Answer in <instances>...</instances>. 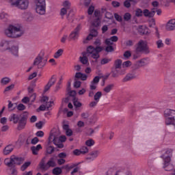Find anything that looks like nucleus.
I'll return each instance as SVG.
<instances>
[{
    "label": "nucleus",
    "instance_id": "f257e3e1",
    "mask_svg": "<svg viewBox=\"0 0 175 175\" xmlns=\"http://www.w3.org/2000/svg\"><path fill=\"white\" fill-rule=\"evenodd\" d=\"M3 33L7 38L17 39L24 35V30L19 25L10 24L3 30Z\"/></svg>",
    "mask_w": 175,
    "mask_h": 175
},
{
    "label": "nucleus",
    "instance_id": "f03ea898",
    "mask_svg": "<svg viewBox=\"0 0 175 175\" xmlns=\"http://www.w3.org/2000/svg\"><path fill=\"white\" fill-rule=\"evenodd\" d=\"M59 136V131L57 133H52L49 136V142H53L55 146H57L58 148H64V144L62 143L66 142V136Z\"/></svg>",
    "mask_w": 175,
    "mask_h": 175
},
{
    "label": "nucleus",
    "instance_id": "7ed1b4c3",
    "mask_svg": "<svg viewBox=\"0 0 175 175\" xmlns=\"http://www.w3.org/2000/svg\"><path fill=\"white\" fill-rule=\"evenodd\" d=\"M47 64V57H46V55L44 51H41L38 53V55L36 57L33 61L34 66H36L38 69H43L44 66H46Z\"/></svg>",
    "mask_w": 175,
    "mask_h": 175
},
{
    "label": "nucleus",
    "instance_id": "20e7f679",
    "mask_svg": "<svg viewBox=\"0 0 175 175\" xmlns=\"http://www.w3.org/2000/svg\"><path fill=\"white\" fill-rule=\"evenodd\" d=\"M135 52L138 54H150L151 50L148 46V42L146 40H140L135 45Z\"/></svg>",
    "mask_w": 175,
    "mask_h": 175
},
{
    "label": "nucleus",
    "instance_id": "39448f33",
    "mask_svg": "<svg viewBox=\"0 0 175 175\" xmlns=\"http://www.w3.org/2000/svg\"><path fill=\"white\" fill-rule=\"evenodd\" d=\"M172 155V151L171 150H167L165 154L161 156V158H162L163 161V169L166 170V172H170V170H172L173 169V165L170 164V157Z\"/></svg>",
    "mask_w": 175,
    "mask_h": 175
},
{
    "label": "nucleus",
    "instance_id": "423d86ee",
    "mask_svg": "<svg viewBox=\"0 0 175 175\" xmlns=\"http://www.w3.org/2000/svg\"><path fill=\"white\" fill-rule=\"evenodd\" d=\"M103 50L102 46H96V48L93 46H88L86 48V54L90 55L94 59H98L100 57L99 53Z\"/></svg>",
    "mask_w": 175,
    "mask_h": 175
},
{
    "label": "nucleus",
    "instance_id": "0eeeda50",
    "mask_svg": "<svg viewBox=\"0 0 175 175\" xmlns=\"http://www.w3.org/2000/svg\"><path fill=\"white\" fill-rule=\"evenodd\" d=\"M165 125L175 126V110L167 109L164 111Z\"/></svg>",
    "mask_w": 175,
    "mask_h": 175
},
{
    "label": "nucleus",
    "instance_id": "6e6552de",
    "mask_svg": "<svg viewBox=\"0 0 175 175\" xmlns=\"http://www.w3.org/2000/svg\"><path fill=\"white\" fill-rule=\"evenodd\" d=\"M35 10L39 16L46 14V0H35Z\"/></svg>",
    "mask_w": 175,
    "mask_h": 175
},
{
    "label": "nucleus",
    "instance_id": "1a4fd4ad",
    "mask_svg": "<svg viewBox=\"0 0 175 175\" xmlns=\"http://www.w3.org/2000/svg\"><path fill=\"white\" fill-rule=\"evenodd\" d=\"M12 8H17L20 10H27L29 6V0H12L11 1Z\"/></svg>",
    "mask_w": 175,
    "mask_h": 175
},
{
    "label": "nucleus",
    "instance_id": "9d476101",
    "mask_svg": "<svg viewBox=\"0 0 175 175\" xmlns=\"http://www.w3.org/2000/svg\"><path fill=\"white\" fill-rule=\"evenodd\" d=\"M25 159L23 157H18L17 156H12L10 159L7 158L5 159V165L8 167H12L14 165H21L24 163Z\"/></svg>",
    "mask_w": 175,
    "mask_h": 175
},
{
    "label": "nucleus",
    "instance_id": "9b49d317",
    "mask_svg": "<svg viewBox=\"0 0 175 175\" xmlns=\"http://www.w3.org/2000/svg\"><path fill=\"white\" fill-rule=\"evenodd\" d=\"M57 157H51L46 163H44V159L40 163V169L42 170H49L50 167H55L57 166Z\"/></svg>",
    "mask_w": 175,
    "mask_h": 175
},
{
    "label": "nucleus",
    "instance_id": "f8f14e48",
    "mask_svg": "<svg viewBox=\"0 0 175 175\" xmlns=\"http://www.w3.org/2000/svg\"><path fill=\"white\" fill-rule=\"evenodd\" d=\"M105 175H132V173L124 168L111 167L106 172Z\"/></svg>",
    "mask_w": 175,
    "mask_h": 175
},
{
    "label": "nucleus",
    "instance_id": "ddd939ff",
    "mask_svg": "<svg viewBox=\"0 0 175 175\" xmlns=\"http://www.w3.org/2000/svg\"><path fill=\"white\" fill-rule=\"evenodd\" d=\"M81 30V25H78L77 27L71 31V33L69 35L68 40H77L79 39V37L80 36V31Z\"/></svg>",
    "mask_w": 175,
    "mask_h": 175
},
{
    "label": "nucleus",
    "instance_id": "4468645a",
    "mask_svg": "<svg viewBox=\"0 0 175 175\" xmlns=\"http://www.w3.org/2000/svg\"><path fill=\"white\" fill-rule=\"evenodd\" d=\"M12 44L11 40H3L0 42V47L2 48V51H8L12 47Z\"/></svg>",
    "mask_w": 175,
    "mask_h": 175
},
{
    "label": "nucleus",
    "instance_id": "2eb2a0df",
    "mask_svg": "<svg viewBox=\"0 0 175 175\" xmlns=\"http://www.w3.org/2000/svg\"><path fill=\"white\" fill-rule=\"evenodd\" d=\"M100 80V77L99 76L95 77L93 80L90 82V90H96L98 87V84H99V81Z\"/></svg>",
    "mask_w": 175,
    "mask_h": 175
},
{
    "label": "nucleus",
    "instance_id": "dca6fc26",
    "mask_svg": "<svg viewBox=\"0 0 175 175\" xmlns=\"http://www.w3.org/2000/svg\"><path fill=\"white\" fill-rule=\"evenodd\" d=\"M167 31H175V18L170 19L165 25Z\"/></svg>",
    "mask_w": 175,
    "mask_h": 175
},
{
    "label": "nucleus",
    "instance_id": "f3484780",
    "mask_svg": "<svg viewBox=\"0 0 175 175\" xmlns=\"http://www.w3.org/2000/svg\"><path fill=\"white\" fill-rule=\"evenodd\" d=\"M149 64L150 59L148 57H146L138 60L135 63V66H137V68H142V66H146V65H148Z\"/></svg>",
    "mask_w": 175,
    "mask_h": 175
},
{
    "label": "nucleus",
    "instance_id": "a211bd4d",
    "mask_svg": "<svg viewBox=\"0 0 175 175\" xmlns=\"http://www.w3.org/2000/svg\"><path fill=\"white\" fill-rule=\"evenodd\" d=\"M144 16L148 17V18H152L155 16V8H152L151 11L148 9L143 10Z\"/></svg>",
    "mask_w": 175,
    "mask_h": 175
},
{
    "label": "nucleus",
    "instance_id": "6ab92c4d",
    "mask_svg": "<svg viewBox=\"0 0 175 175\" xmlns=\"http://www.w3.org/2000/svg\"><path fill=\"white\" fill-rule=\"evenodd\" d=\"M55 81H57V78L53 76L49 80V81L48 82V83L45 85L44 90V92H47V91H49V90L51 88V86L54 85V84L55 83Z\"/></svg>",
    "mask_w": 175,
    "mask_h": 175
},
{
    "label": "nucleus",
    "instance_id": "aec40b11",
    "mask_svg": "<svg viewBox=\"0 0 175 175\" xmlns=\"http://www.w3.org/2000/svg\"><path fill=\"white\" fill-rule=\"evenodd\" d=\"M25 125H27V120L24 116H23L18 121V130L21 131L24 129V128H25Z\"/></svg>",
    "mask_w": 175,
    "mask_h": 175
},
{
    "label": "nucleus",
    "instance_id": "412c9836",
    "mask_svg": "<svg viewBox=\"0 0 175 175\" xmlns=\"http://www.w3.org/2000/svg\"><path fill=\"white\" fill-rule=\"evenodd\" d=\"M94 16L95 17H96V22L93 23V25L94 27H99V25H100V19H99V17H100V12H99L98 10H95Z\"/></svg>",
    "mask_w": 175,
    "mask_h": 175
},
{
    "label": "nucleus",
    "instance_id": "4be33fe9",
    "mask_svg": "<svg viewBox=\"0 0 175 175\" xmlns=\"http://www.w3.org/2000/svg\"><path fill=\"white\" fill-rule=\"evenodd\" d=\"M9 18H10V15L8 14V12H5L3 11L0 12V20L4 23H8V21H9Z\"/></svg>",
    "mask_w": 175,
    "mask_h": 175
},
{
    "label": "nucleus",
    "instance_id": "5701e85b",
    "mask_svg": "<svg viewBox=\"0 0 175 175\" xmlns=\"http://www.w3.org/2000/svg\"><path fill=\"white\" fill-rule=\"evenodd\" d=\"M42 148H43L42 147L41 144H38L36 146H32L31 148V150L32 151L33 155H38L39 154V151H40Z\"/></svg>",
    "mask_w": 175,
    "mask_h": 175
},
{
    "label": "nucleus",
    "instance_id": "b1692460",
    "mask_svg": "<svg viewBox=\"0 0 175 175\" xmlns=\"http://www.w3.org/2000/svg\"><path fill=\"white\" fill-rule=\"evenodd\" d=\"M126 68H122L120 70H116L112 72L113 77H118V76H121L122 75H125L126 73Z\"/></svg>",
    "mask_w": 175,
    "mask_h": 175
},
{
    "label": "nucleus",
    "instance_id": "393cba45",
    "mask_svg": "<svg viewBox=\"0 0 175 175\" xmlns=\"http://www.w3.org/2000/svg\"><path fill=\"white\" fill-rule=\"evenodd\" d=\"M13 150H14V146L13 145L7 146L3 150L4 155H9V154H10Z\"/></svg>",
    "mask_w": 175,
    "mask_h": 175
},
{
    "label": "nucleus",
    "instance_id": "a878e982",
    "mask_svg": "<svg viewBox=\"0 0 175 175\" xmlns=\"http://www.w3.org/2000/svg\"><path fill=\"white\" fill-rule=\"evenodd\" d=\"M75 79H80L82 81H85L88 79V76L85 74L81 72H77L75 74Z\"/></svg>",
    "mask_w": 175,
    "mask_h": 175
},
{
    "label": "nucleus",
    "instance_id": "bb28decb",
    "mask_svg": "<svg viewBox=\"0 0 175 175\" xmlns=\"http://www.w3.org/2000/svg\"><path fill=\"white\" fill-rule=\"evenodd\" d=\"M8 52L13 54V55H17L18 53V46L11 45L10 49L8 50Z\"/></svg>",
    "mask_w": 175,
    "mask_h": 175
},
{
    "label": "nucleus",
    "instance_id": "cd10ccee",
    "mask_svg": "<svg viewBox=\"0 0 175 175\" xmlns=\"http://www.w3.org/2000/svg\"><path fill=\"white\" fill-rule=\"evenodd\" d=\"M63 129L66 131V135L67 136H72L73 135V131H72V130L69 129V125H63Z\"/></svg>",
    "mask_w": 175,
    "mask_h": 175
},
{
    "label": "nucleus",
    "instance_id": "c85d7f7f",
    "mask_svg": "<svg viewBox=\"0 0 175 175\" xmlns=\"http://www.w3.org/2000/svg\"><path fill=\"white\" fill-rule=\"evenodd\" d=\"M139 32L143 35H150V31L146 27L140 26L139 28Z\"/></svg>",
    "mask_w": 175,
    "mask_h": 175
},
{
    "label": "nucleus",
    "instance_id": "c756f323",
    "mask_svg": "<svg viewBox=\"0 0 175 175\" xmlns=\"http://www.w3.org/2000/svg\"><path fill=\"white\" fill-rule=\"evenodd\" d=\"M53 103H54V102L50 101V103H47L45 105H42L40 106L39 109L42 111H44V110H46V109H49V107H51V106H53Z\"/></svg>",
    "mask_w": 175,
    "mask_h": 175
},
{
    "label": "nucleus",
    "instance_id": "7c9ffc66",
    "mask_svg": "<svg viewBox=\"0 0 175 175\" xmlns=\"http://www.w3.org/2000/svg\"><path fill=\"white\" fill-rule=\"evenodd\" d=\"M19 118H20L18 116V115L13 113L10 117V121H12L14 122V124H17V122H18Z\"/></svg>",
    "mask_w": 175,
    "mask_h": 175
},
{
    "label": "nucleus",
    "instance_id": "2f4dec72",
    "mask_svg": "<svg viewBox=\"0 0 175 175\" xmlns=\"http://www.w3.org/2000/svg\"><path fill=\"white\" fill-rule=\"evenodd\" d=\"M136 77V75L131 73V74H128L126 75V77L124 78L123 81H129L130 80H132Z\"/></svg>",
    "mask_w": 175,
    "mask_h": 175
},
{
    "label": "nucleus",
    "instance_id": "473e14b6",
    "mask_svg": "<svg viewBox=\"0 0 175 175\" xmlns=\"http://www.w3.org/2000/svg\"><path fill=\"white\" fill-rule=\"evenodd\" d=\"M157 49H163L165 47V44L163 41L161 39H159L156 41Z\"/></svg>",
    "mask_w": 175,
    "mask_h": 175
},
{
    "label": "nucleus",
    "instance_id": "72a5a7b5",
    "mask_svg": "<svg viewBox=\"0 0 175 175\" xmlns=\"http://www.w3.org/2000/svg\"><path fill=\"white\" fill-rule=\"evenodd\" d=\"M122 65V60L118 59L114 62V66L116 69H120Z\"/></svg>",
    "mask_w": 175,
    "mask_h": 175
},
{
    "label": "nucleus",
    "instance_id": "f704fd0d",
    "mask_svg": "<svg viewBox=\"0 0 175 175\" xmlns=\"http://www.w3.org/2000/svg\"><path fill=\"white\" fill-rule=\"evenodd\" d=\"M62 54H64V49H60L57 50V51L54 54L53 57L56 59H58V58H59V57H61Z\"/></svg>",
    "mask_w": 175,
    "mask_h": 175
},
{
    "label": "nucleus",
    "instance_id": "c9c22d12",
    "mask_svg": "<svg viewBox=\"0 0 175 175\" xmlns=\"http://www.w3.org/2000/svg\"><path fill=\"white\" fill-rule=\"evenodd\" d=\"M100 98H102V92H96L94 96V100L96 102H99V100H100Z\"/></svg>",
    "mask_w": 175,
    "mask_h": 175
},
{
    "label": "nucleus",
    "instance_id": "e433bc0d",
    "mask_svg": "<svg viewBox=\"0 0 175 175\" xmlns=\"http://www.w3.org/2000/svg\"><path fill=\"white\" fill-rule=\"evenodd\" d=\"M10 83V78L9 77H4L2 78L1 80V85H6Z\"/></svg>",
    "mask_w": 175,
    "mask_h": 175
},
{
    "label": "nucleus",
    "instance_id": "4c0bfd02",
    "mask_svg": "<svg viewBox=\"0 0 175 175\" xmlns=\"http://www.w3.org/2000/svg\"><path fill=\"white\" fill-rule=\"evenodd\" d=\"M68 10L66 9V8H62L60 9L59 15L61 16L62 18H64V16L68 14Z\"/></svg>",
    "mask_w": 175,
    "mask_h": 175
},
{
    "label": "nucleus",
    "instance_id": "58836bf2",
    "mask_svg": "<svg viewBox=\"0 0 175 175\" xmlns=\"http://www.w3.org/2000/svg\"><path fill=\"white\" fill-rule=\"evenodd\" d=\"M113 87H114V85L113 84L107 85L105 88H103L104 92H105L106 94H109V92H110V91L113 90Z\"/></svg>",
    "mask_w": 175,
    "mask_h": 175
},
{
    "label": "nucleus",
    "instance_id": "ea45409f",
    "mask_svg": "<svg viewBox=\"0 0 175 175\" xmlns=\"http://www.w3.org/2000/svg\"><path fill=\"white\" fill-rule=\"evenodd\" d=\"M52 172L54 175H59L61 173H62V169H61V167H57L53 170Z\"/></svg>",
    "mask_w": 175,
    "mask_h": 175
},
{
    "label": "nucleus",
    "instance_id": "a19ab883",
    "mask_svg": "<svg viewBox=\"0 0 175 175\" xmlns=\"http://www.w3.org/2000/svg\"><path fill=\"white\" fill-rule=\"evenodd\" d=\"M31 165V161H27L25 163H23V165L21 167V170H22V172H24V170H26L27 169H28L29 166Z\"/></svg>",
    "mask_w": 175,
    "mask_h": 175
},
{
    "label": "nucleus",
    "instance_id": "79ce46f5",
    "mask_svg": "<svg viewBox=\"0 0 175 175\" xmlns=\"http://www.w3.org/2000/svg\"><path fill=\"white\" fill-rule=\"evenodd\" d=\"M79 61L81 62V64H83V65H87V64H88V57L86 56L80 57Z\"/></svg>",
    "mask_w": 175,
    "mask_h": 175
},
{
    "label": "nucleus",
    "instance_id": "37998d69",
    "mask_svg": "<svg viewBox=\"0 0 175 175\" xmlns=\"http://www.w3.org/2000/svg\"><path fill=\"white\" fill-rule=\"evenodd\" d=\"M63 8H65L66 9L68 10L70 8L71 3L69 2V1H65L62 3Z\"/></svg>",
    "mask_w": 175,
    "mask_h": 175
},
{
    "label": "nucleus",
    "instance_id": "c03bdc74",
    "mask_svg": "<svg viewBox=\"0 0 175 175\" xmlns=\"http://www.w3.org/2000/svg\"><path fill=\"white\" fill-rule=\"evenodd\" d=\"M122 65L124 69H126V68H129V66H132V62H131V61H126L123 62Z\"/></svg>",
    "mask_w": 175,
    "mask_h": 175
},
{
    "label": "nucleus",
    "instance_id": "a18cd8bd",
    "mask_svg": "<svg viewBox=\"0 0 175 175\" xmlns=\"http://www.w3.org/2000/svg\"><path fill=\"white\" fill-rule=\"evenodd\" d=\"M73 105L75 106V107H81L82 104L79 100H77V98H75L73 99Z\"/></svg>",
    "mask_w": 175,
    "mask_h": 175
},
{
    "label": "nucleus",
    "instance_id": "49530a36",
    "mask_svg": "<svg viewBox=\"0 0 175 175\" xmlns=\"http://www.w3.org/2000/svg\"><path fill=\"white\" fill-rule=\"evenodd\" d=\"M7 173L8 174L17 175V170L14 168L8 169Z\"/></svg>",
    "mask_w": 175,
    "mask_h": 175
},
{
    "label": "nucleus",
    "instance_id": "de8ad7c7",
    "mask_svg": "<svg viewBox=\"0 0 175 175\" xmlns=\"http://www.w3.org/2000/svg\"><path fill=\"white\" fill-rule=\"evenodd\" d=\"M144 13H143V10H142V9L140 8H137L135 10V16L136 17H142V16H143Z\"/></svg>",
    "mask_w": 175,
    "mask_h": 175
},
{
    "label": "nucleus",
    "instance_id": "09e8293b",
    "mask_svg": "<svg viewBox=\"0 0 175 175\" xmlns=\"http://www.w3.org/2000/svg\"><path fill=\"white\" fill-rule=\"evenodd\" d=\"M33 137V134L32 133L29 134L26 139V144H31V142Z\"/></svg>",
    "mask_w": 175,
    "mask_h": 175
},
{
    "label": "nucleus",
    "instance_id": "8fccbe9b",
    "mask_svg": "<svg viewBox=\"0 0 175 175\" xmlns=\"http://www.w3.org/2000/svg\"><path fill=\"white\" fill-rule=\"evenodd\" d=\"M94 144H95V142L94 141V139H88L85 142V145L88 146V147H92V146H94Z\"/></svg>",
    "mask_w": 175,
    "mask_h": 175
},
{
    "label": "nucleus",
    "instance_id": "3c124183",
    "mask_svg": "<svg viewBox=\"0 0 175 175\" xmlns=\"http://www.w3.org/2000/svg\"><path fill=\"white\" fill-rule=\"evenodd\" d=\"M131 18H132V15H131L129 12H126L124 15V21H129V20H131Z\"/></svg>",
    "mask_w": 175,
    "mask_h": 175
},
{
    "label": "nucleus",
    "instance_id": "603ef678",
    "mask_svg": "<svg viewBox=\"0 0 175 175\" xmlns=\"http://www.w3.org/2000/svg\"><path fill=\"white\" fill-rule=\"evenodd\" d=\"M69 40V36H68V34H64L62 37V38H61V40H60V42H62V43H66V40Z\"/></svg>",
    "mask_w": 175,
    "mask_h": 175
},
{
    "label": "nucleus",
    "instance_id": "864d4df0",
    "mask_svg": "<svg viewBox=\"0 0 175 175\" xmlns=\"http://www.w3.org/2000/svg\"><path fill=\"white\" fill-rule=\"evenodd\" d=\"M39 143V138L38 137H35L31 139V141L30 142V144H33V146H35Z\"/></svg>",
    "mask_w": 175,
    "mask_h": 175
},
{
    "label": "nucleus",
    "instance_id": "5fc2aeb1",
    "mask_svg": "<svg viewBox=\"0 0 175 175\" xmlns=\"http://www.w3.org/2000/svg\"><path fill=\"white\" fill-rule=\"evenodd\" d=\"M111 61V59L103 58V59H101L100 64L101 65H106V64H109V62H110Z\"/></svg>",
    "mask_w": 175,
    "mask_h": 175
},
{
    "label": "nucleus",
    "instance_id": "6e6d98bb",
    "mask_svg": "<svg viewBox=\"0 0 175 175\" xmlns=\"http://www.w3.org/2000/svg\"><path fill=\"white\" fill-rule=\"evenodd\" d=\"M90 155H91L92 158H98V156L99 155V151L94 150L90 153Z\"/></svg>",
    "mask_w": 175,
    "mask_h": 175
},
{
    "label": "nucleus",
    "instance_id": "4d7b16f0",
    "mask_svg": "<svg viewBox=\"0 0 175 175\" xmlns=\"http://www.w3.org/2000/svg\"><path fill=\"white\" fill-rule=\"evenodd\" d=\"M114 47H113V46L111 45H108L106 48H105V51H107V53H111L113 51H114Z\"/></svg>",
    "mask_w": 175,
    "mask_h": 175
},
{
    "label": "nucleus",
    "instance_id": "13d9d810",
    "mask_svg": "<svg viewBox=\"0 0 175 175\" xmlns=\"http://www.w3.org/2000/svg\"><path fill=\"white\" fill-rule=\"evenodd\" d=\"M16 109L20 111H23V110H25V105L24 104H19L16 106Z\"/></svg>",
    "mask_w": 175,
    "mask_h": 175
},
{
    "label": "nucleus",
    "instance_id": "bf43d9fd",
    "mask_svg": "<svg viewBox=\"0 0 175 175\" xmlns=\"http://www.w3.org/2000/svg\"><path fill=\"white\" fill-rule=\"evenodd\" d=\"M47 154H53L54 152V148L51 146H49L46 148Z\"/></svg>",
    "mask_w": 175,
    "mask_h": 175
},
{
    "label": "nucleus",
    "instance_id": "052dcab7",
    "mask_svg": "<svg viewBox=\"0 0 175 175\" xmlns=\"http://www.w3.org/2000/svg\"><path fill=\"white\" fill-rule=\"evenodd\" d=\"M114 18H116V21H119V23H121V21H122V17L118 15V14L117 13L114 14Z\"/></svg>",
    "mask_w": 175,
    "mask_h": 175
},
{
    "label": "nucleus",
    "instance_id": "680f3d73",
    "mask_svg": "<svg viewBox=\"0 0 175 175\" xmlns=\"http://www.w3.org/2000/svg\"><path fill=\"white\" fill-rule=\"evenodd\" d=\"M85 125V123H84V122L79 120L77 122V126H78V128H84Z\"/></svg>",
    "mask_w": 175,
    "mask_h": 175
},
{
    "label": "nucleus",
    "instance_id": "e2e57ef3",
    "mask_svg": "<svg viewBox=\"0 0 175 175\" xmlns=\"http://www.w3.org/2000/svg\"><path fill=\"white\" fill-rule=\"evenodd\" d=\"M80 150L81 154H87V152H88V148H87V146H83Z\"/></svg>",
    "mask_w": 175,
    "mask_h": 175
},
{
    "label": "nucleus",
    "instance_id": "0e129e2a",
    "mask_svg": "<svg viewBox=\"0 0 175 175\" xmlns=\"http://www.w3.org/2000/svg\"><path fill=\"white\" fill-rule=\"evenodd\" d=\"M81 87V81H77L74 83V88H80Z\"/></svg>",
    "mask_w": 175,
    "mask_h": 175
},
{
    "label": "nucleus",
    "instance_id": "69168bd1",
    "mask_svg": "<svg viewBox=\"0 0 175 175\" xmlns=\"http://www.w3.org/2000/svg\"><path fill=\"white\" fill-rule=\"evenodd\" d=\"M36 136H37V137H43V136H44V133L42 131H37Z\"/></svg>",
    "mask_w": 175,
    "mask_h": 175
},
{
    "label": "nucleus",
    "instance_id": "338daca9",
    "mask_svg": "<svg viewBox=\"0 0 175 175\" xmlns=\"http://www.w3.org/2000/svg\"><path fill=\"white\" fill-rule=\"evenodd\" d=\"M13 88H14V84H12L9 86H8L7 88H5L4 92H8V91H12V90H13Z\"/></svg>",
    "mask_w": 175,
    "mask_h": 175
},
{
    "label": "nucleus",
    "instance_id": "774afa93",
    "mask_svg": "<svg viewBox=\"0 0 175 175\" xmlns=\"http://www.w3.org/2000/svg\"><path fill=\"white\" fill-rule=\"evenodd\" d=\"M98 103H99V102L94 100V101L90 103L89 106L90 107H95Z\"/></svg>",
    "mask_w": 175,
    "mask_h": 175
}]
</instances>
